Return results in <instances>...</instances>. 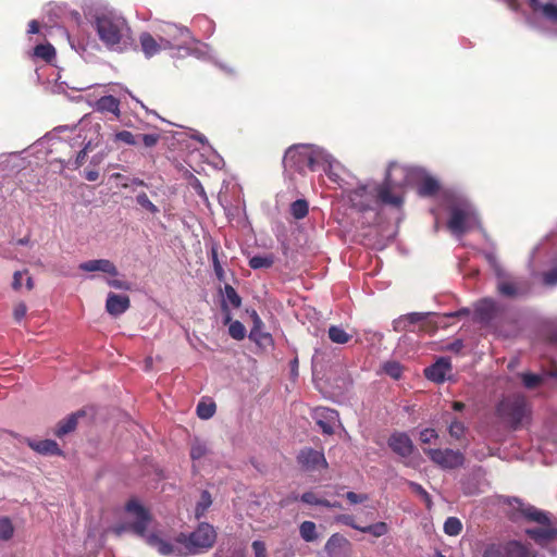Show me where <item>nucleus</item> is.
Wrapping results in <instances>:
<instances>
[{"label": "nucleus", "mask_w": 557, "mask_h": 557, "mask_svg": "<svg viewBox=\"0 0 557 557\" xmlns=\"http://www.w3.org/2000/svg\"><path fill=\"white\" fill-rule=\"evenodd\" d=\"M228 333L234 339L240 341L246 336V329L242 322L233 321L228 326Z\"/></svg>", "instance_id": "obj_45"}, {"label": "nucleus", "mask_w": 557, "mask_h": 557, "mask_svg": "<svg viewBox=\"0 0 557 557\" xmlns=\"http://www.w3.org/2000/svg\"><path fill=\"white\" fill-rule=\"evenodd\" d=\"M549 238L546 237L543 242H541L536 247H534L532 253H531V257H530V265L533 264L535 258H536V255H539L543 249H545V246H546V242L548 240Z\"/></svg>", "instance_id": "obj_61"}, {"label": "nucleus", "mask_w": 557, "mask_h": 557, "mask_svg": "<svg viewBox=\"0 0 557 557\" xmlns=\"http://www.w3.org/2000/svg\"><path fill=\"white\" fill-rule=\"evenodd\" d=\"M345 496L351 505L361 504V503L368 500L367 494H357L355 492H347Z\"/></svg>", "instance_id": "obj_56"}, {"label": "nucleus", "mask_w": 557, "mask_h": 557, "mask_svg": "<svg viewBox=\"0 0 557 557\" xmlns=\"http://www.w3.org/2000/svg\"><path fill=\"white\" fill-rule=\"evenodd\" d=\"M26 312H27L26 305L23 302L17 304L13 311L14 319L17 322H20L25 317Z\"/></svg>", "instance_id": "obj_60"}, {"label": "nucleus", "mask_w": 557, "mask_h": 557, "mask_svg": "<svg viewBox=\"0 0 557 557\" xmlns=\"http://www.w3.org/2000/svg\"><path fill=\"white\" fill-rule=\"evenodd\" d=\"M421 173L419 168H410L392 162L388 165L385 180L380 184L382 190H386L388 195L397 191L404 198V187L416 182V175Z\"/></svg>", "instance_id": "obj_9"}, {"label": "nucleus", "mask_w": 557, "mask_h": 557, "mask_svg": "<svg viewBox=\"0 0 557 557\" xmlns=\"http://www.w3.org/2000/svg\"><path fill=\"white\" fill-rule=\"evenodd\" d=\"M300 499L308 505L330 506V500L318 497L313 492L304 493Z\"/></svg>", "instance_id": "obj_43"}, {"label": "nucleus", "mask_w": 557, "mask_h": 557, "mask_svg": "<svg viewBox=\"0 0 557 557\" xmlns=\"http://www.w3.org/2000/svg\"><path fill=\"white\" fill-rule=\"evenodd\" d=\"M141 141L146 147H153L159 141V135L158 134H145L140 135Z\"/></svg>", "instance_id": "obj_58"}, {"label": "nucleus", "mask_w": 557, "mask_h": 557, "mask_svg": "<svg viewBox=\"0 0 557 557\" xmlns=\"http://www.w3.org/2000/svg\"><path fill=\"white\" fill-rule=\"evenodd\" d=\"M435 438H437V433L434 429H424L420 432V441L424 444H429Z\"/></svg>", "instance_id": "obj_55"}, {"label": "nucleus", "mask_w": 557, "mask_h": 557, "mask_svg": "<svg viewBox=\"0 0 557 557\" xmlns=\"http://www.w3.org/2000/svg\"><path fill=\"white\" fill-rule=\"evenodd\" d=\"M347 198L351 207L360 212L376 211L381 203L395 208L403 205V197L399 193L395 191L388 195L386 190H382L380 184L372 181L349 190Z\"/></svg>", "instance_id": "obj_7"}, {"label": "nucleus", "mask_w": 557, "mask_h": 557, "mask_svg": "<svg viewBox=\"0 0 557 557\" xmlns=\"http://www.w3.org/2000/svg\"><path fill=\"white\" fill-rule=\"evenodd\" d=\"M129 297L126 295H119L109 293L106 301L107 311L114 317L124 313L129 308Z\"/></svg>", "instance_id": "obj_21"}, {"label": "nucleus", "mask_w": 557, "mask_h": 557, "mask_svg": "<svg viewBox=\"0 0 557 557\" xmlns=\"http://www.w3.org/2000/svg\"><path fill=\"white\" fill-rule=\"evenodd\" d=\"M255 557H268L265 544L262 541H253L251 544Z\"/></svg>", "instance_id": "obj_57"}, {"label": "nucleus", "mask_w": 557, "mask_h": 557, "mask_svg": "<svg viewBox=\"0 0 557 557\" xmlns=\"http://www.w3.org/2000/svg\"><path fill=\"white\" fill-rule=\"evenodd\" d=\"M462 530V523L461 521L456 517H449L446 519L444 523V532L447 535L456 536L458 535Z\"/></svg>", "instance_id": "obj_37"}, {"label": "nucleus", "mask_w": 557, "mask_h": 557, "mask_svg": "<svg viewBox=\"0 0 557 557\" xmlns=\"http://www.w3.org/2000/svg\"><path fill=\"white\" fill-rule=\"evenodd\" d=\"M430 459L444 469H454L465 461L463 455L454 449H428L424 450Z\"/></svg>", "instance_id": "obj_14"}, {"label": "nucleus", "mask_w": 557, "mask_h": 557, "mask_svg": "<svg viewBox=\"0 0 557 557\" xmlns=\"http://www.w3.org/2000/svg\"><path fill=\"white\" fill-rule=\"evenodd\" d=\"M445 208L449 212L447 227L456 237L480 227L476 210L465 195L446 193Z\"/></svg>", "instance_id": "obj_5"}, {"label": "nucleus", "mask_w": 557, "mask_h": 557, "mask_svg": "<svg viewBox=\"0 0 557 557\" xmlns=\"http://www.w3.org/2000/svg\"><path fill=\"white\" fill-rule=\"evenodd\" d=\"M424 374L429 380L435 383H443L449 379L451 374V364L449 359L443 357L440 358L434 364L424 370Z\"/></svg>", "instance_id": "obj_17"}, {"label": "nucleus", "mask_w": 557, "mask_h": 557, "mask_svg": "<svg viewBox=\"0 0 557 557\" xmlns=\"http://www.w3.org/2000/svg\"><path fill=\"white\" fill-rule=\"evenodd\" d=\"M25 275H27V271H16L14 273L12 283L14 289H20L22 287Z\"/></svg>", "instance_id": "obj_59"}, {"label": "nucleus", "mask_w": 557, "mask_h": 557, "mask_svg": "<svg viewBox=\"0 0 557 557\" xmlns=\"http://www.w3.org/2000/svg\"><path fill=\"white\" fill-rule=\"evenodd\" d=\"M298 461L309 471L326 469L329 466L324 454L312 448H305L300 450Z\"/></svg>", "instance_id": "obj_16"}, {"label": "nucleus", "mask_w": 557, "mask_h": 557, "mask_svg": "<svg viewBox=\"0 0 557 557\" xmlns=\"http://www.w3.org/2000/svg\"><path fill=\"white\" fill-rule=\"evenodd\" d=\"M126 521L112 528V532L121 535L132 532L141 539L161 556L186 557L200 554L213 546L216 540L214 528L208 523H200L189 535L180 533L170 539L163 531L151 527L152 520L149 512L136 500L126 505Z\"/></svg>", "instance_id": "obj_1"}, {"label": "nucleus", "mask_w": 557, "mask_h": 557, "mask_svg": "<svg viewBox=\"0 0 557 557\" xmlns=\"http://www.w3.org/2000/svg\"><path fill=\"white\" fill-rule=\"evenodd\" d=\"M388 446L401 457H408L413 449L410 437L405 433H394L388 440Z\"/></svg>", "instance_id": "obj_20"}, {"label": "nucleus", "mask_w": 557, "mask_h": 557, "mask_svg": "<svg viewBox=\"0 0 557 557\" xmlns=\"http://www.w3.org/2000/svg\"><path fill=\"white\" fill-rule=\"evenodd\" d=\"M388 531L389 528L387 523L380 521L370 525L362 527L360 532L369 533L375 537H381L386 535Z\"/></svg>", "instance_id": "obj_35"}, {"label": "nucleus", "mask_w": 557, "mask_h": 557, "mask_svg": "<svg viewBox=\"0 0 557 557\" xmlns=\"http://www.w3.org/2000/svg\"><path fill=\"white\" fill-rule=\"evenodd\" d=\"M496 311V302L492 299H483L475 306L476 317L484 322L490 321Z\"/></svg>", "instance_id": "obj_25"}, {"label": "nucleus", "mask_w": 557, "mask_h": 557, "mask_svg": "<svg viewBox=\"0 0 557 557\" xmlns=\"http://www.w3.org/2000/svg\"><path fill=\"white\" fill-rule=\"evenodd\" d=\"M136 202L144 208L145 210L149 211L152 214H157L159 212L158 207L150 201L146 193H140L136 196Z\"/></svg>", "instance_id": "obj_44"}, {"label": "nucleus", "mask_w": 557, "mask_h": 557, "mask_svg": "<svg viewBox=\"0 0 557 557\" xmlns=\"http://www.w3.org/2000/svg\"><path fill=\"white\" fill-rule=\"evenodd\" d=\"M274 263V257L272 255L253 256L249 259V267L251 269H268Z\"/></svg>", "instance_id": "obj_34"}, {"label": "nucleus", "mask_w": 557, "mask_h": 557, "mask_svg": "<svg viewBox=\"0 0 557 557\" xmlns=\"http://www.w3.org/2000/svg\"><path fill=\"white\" fill-rule=\"evenodd\" d=\"M139 44L146 58H152L160 53L162 50H168V48H165L163 45L162 39H159L157 34L153 36L147 32L141 33L139 35Z\"/></svg>", "instance_id": "obj_18"}, {"label": "nucleus", "mask_w": 557, "mask_h": 557, "mask_svg": "<svg viewBox=\"0 0 557 557\" xmlns=\"http://www.w3.org/2000/svg\"><path fill=\"white\" fill-rule=\"evenodd\" d=\"M431 313L429 312H411V313H408L404 317H401L399 320H397L395 322V329L396 330H399V329H403L406 326V323H410V324H414V323H418L424 319H426V317H429Z\"/></svg>", "instance_id": "obj_33"}, {"label": "nucleus", "mask_w": 557, "mask_h": 557, "mask_svg": "<svg viewBox=\"0 0 557 557\" xmlns=\"http://www.w3.org/2000/svg\"><path fill=\"white\" fill-rule=\"evenodd\" d=\"M418 180H420L418 191L421 196H432L440 188L438 182L434 177L426 175L423 170H421L420 174L416 175V181Z\"/></svg>", "instance_id": "obj_24"}, {"label": "nucleus", "mask_w": 557, "mask_h": 557, "mask_svg": "<svg viewBox=\"0 0 557 557\" xmlns=\"http://www.w3.org/2000/svg\"><path fill=\"white\" fill-rule=\"evenodd\" d=\"M486 259L495 269L497 275V290L500 295L509 298H516L529 293L530 284L525 278L504 273L498 267L493 253H486Z\"/></svg>", "instance_id": "obj_10"}, {"label": "nucleus", "mask_w": 557, "mask_h": 557, "mask_svg": "<svg viewBox=\"0 0 557 557\" xmlns=\"http://www.w3.org/2000/svg\"><path fill=\"white\" fill-rule=\"evenodd\" d=\"M99 177V173L96 170L85 171V178L89 182H95Z\"/></svg>", "instance_id": "obj_62"}, {"label": "nucleus", "mask_w": 557, "mask_h": 557, "mask_svg": "<svg viewBox=\"0 0 557 557\" xmlns=\"http://www.w3.org/2000/svg\"><path fill=\"white\" fill-rule=\"evenodd\" d=\"M210 453V448L206 442L195 438L190 445V457L193 461L200 462Z\"/></svg>", "instance_id": "obj_29"}, {"label": "nucleus", "mask_w": 557, "mask_h": 557, "mask_svg": "<svg viewBox=\"0 0 557 557\" xmlns=\"http://www.w3.org/2000/svg\"><path fill=\"white\" fill-rule=\"evenodd\" d=\"M509 506L510 518L513 521L524 519L539 524L537 527L525 529V534L536 544L546 546L557 537V529L552 524L547 512L530 504H524L518 498L510 500Z\"/></svg>", "instance_id": "obj_4"}, {"label": "nucleus", "mask_w": 557, "mask_h": 557, "mask_svg": "<svg viewBox=\"0 0 557 557\" xmlns=\"http://www.w3.org/2000/svg\"><path fill=\"white\" fill-rule=\"evenodd\" d=\"M83 414V411H78L76 413L70 414L69 417L60 421L54 432L55 435L62 437L67 433L72 432L73 430H75L78 418L82 417Z\"/></svg>", "instance_id": "obj_26"}, {"label": "nucleus", "mask_w": 557, "mask_h": 557, "mask_svg": "<svg viewBox=\"0 0 557 557\" xmlns=\"http://www.w3.org/2000/svg\"><path fill=\"white\" fill-rule=\"evenodd\" d=\"M497 410L500 417L509 422L513 429L520 428L530 414L528 403L525 398L520 395L503 399Z\"/></svg>", "instance_id": "obj_12"}, {"label": "nucleus", "mask_w": 557, "mask_h": 557, "mask_svg": "<svg viewBox=\"0 0 557 557\" xmlns=\"http://www.w3.org/2000/svg\"><path fill=\"white\" fill-rule=\"evenodd\" d=\"M409 486L412 490V492L418 494L425 502L426 506L430 508L432 502H431V497H430L429 493L420 484H418L416 482H409Z\"/></svg>", "instance_id": "obj_50"}, {"label": "nucleus", "mask_w": 557, "mask_h": 557, "mask_svg": "<svg viewBox=\"0 0 557 557\" xmlns=\"http://www.w3.org/2000/svg\"><path fill=\"white\" fill-rule=\"evenodd\" d=\"M78 269L84 272H101L108 276L104 278L106 283L115 289L128 290L131 284L124 278L120 277V272L116 265L109 259H92L79 263Z\"/></svg>", "instance_id": "obj_11"}, {"label": "nucleus", "mask_w": 557, "mask_h": 557, "mask_svg": "<svg viewBox=\"0 0 557 557\" xmlns=\"http://www.w3.org/2000/svg\"><path fill=\"white\" fill-rule=\"evenodd\" d=\"M115 140L122 141V143L131 145V146H135L138 143L136 137L133 135V133H131L128 131H121V132L116 133Z\"/></svg>", "instance_id": "obj_51"}, {"label": "nucleus", "mask_w": 557, "mask_h": 557, "mask_svg": "<svg viewBox=\"0 0 557 557\" xmlns=\"http://www.w3.org/2000/svg\"><path fill=\"white\" fill-rule=\"evenodd\" d=\"M483 557H545L533 550L530 545L517 540L502 544H492L484 550Z\"/></svg>", "instance_id": "obj_13"}, {"label": "nucleus", "mask_w": 557, "mask_h": 557, "mask_svg": "<svg viewBox=\"0 0 557 557\" xmlns=\"http://www.w3.org/2000/svg\"><path fill=\"white\" fill-rule=\"evenodd\" d=\"M156 29L158 38L162 39L168 50H186L197 58H205L208 54L209 47L197 41L191 32L183 25L163 22Z\"/></svg>", "instance_id": "obj_8"}, {"label": "nucleus", "mask_w": 557, "mask_h": 557, "mask_svg": "<svg viewBox=\"0 0 557 557\" xmlns=\"http://www.w3.org/2000/svg\"><path fill=\"white\" fill-rule=\"evenodd\" d=\"M214 557H245V554L240 548H221L215 553Z\"/></svg>", "instance_id": "obj_53"}, {"label": "nucleus", "mask_w": 557, "mask_h": 557, "mask_svg": "<svg viewBox=\"0 0 557 557\" xmlns=\"http://www.w3.org/2000/svg\"><path fill=\"white\" fill-rule=\"evenodd\" d=\"M543 283L547 286L557 285V264L549 271L543 273Z\"/></svg>", "instance_id": "obj_52"}, {"label": "nucleus", "mask_w": 557, "mask_h": 557, "mask_svg": "<svg viewBox=\"0 0 557 557\" xmlns=\"http://www.w3.org/2000/svg\"><path fill=\"white\" fill-rule=\"evenodd\" d=\"M99 124H90L82 120L78 125L69 128L67 126H59L54 128L55 133H63L70 131L71 136H67L70 146L73 148H81L74 160L64 161V166L77 170L85 164L88 152L92 151L100 143L99 140Z\"/></svg>", "instance_id": "obj_6"}, {"label": "nucleus", "mask_w": 557, "mask_h": 557, "mask_svg": "<svg viewBox=\"0 0 557 557\" xmlns=\"http://www.w3.org/2000/svg\"><path fill=\"white\" fill-rule=\"evenodd\" d=\"M94 108L101 113H112L115 117H119L121 113L120 101L111 95L99 98Z\"/></svg>", "instance_id": "obj_23"}, {"label": "nucleus", "mask_w": 557, "mask_h": 557, "mask_svg": "<svg viewBox=\"0 0 557 557\" xmlns=\"http://www.w3.org/2000/svg\"><path fill=\"white\" fill-rule=\"evenodd\" d=\"M283 164L285 170H294L299 173L304 172L306 168L311 171L322 169L330 181L343 189L349 184L350 173L347 169L329 151L319 146L298 144L289 147L284 154Z\"/></svg>", "instance_id": "obj_2"}, {"label": "nucleus", "mask_w": 557, "mask_h": 557, "mask_svg": "<svg viewBox=\"0 0 557 557\" xmlns=\"http://www.w3.org/2000/svg\"><path fill=\"white\" fill-rule=\"evenodd\" d=\"M211 261H212V265H213L214 273H215L216 277L220 281H223L224 280V270L219 261L216 245H213L211 247Z\"/></svg>", "instance_id": "obj_46"}, {"label": "nucleus", "mask_w": 557, "mask_h": 557, "mask_svg": "<svg viewBox=\"0 0 557 557\" xmlns=\"http://www.w3.org/2000/svg\"><path fill=\"white\" fill-rule=\"evenodd\" d=\"M299 534L300 537L307 543L315 542L319 539L317 525L312 521L301 522L299 525Z\"/></svg>", "instance_id": "obj_30"}, {"label": "nucleus", "mask_w": 557, "mask_h": 557, "mask_svg": "<svg viewBox=\"0 0 557 557\" xmlns=\"http://www.w3.org/2000/svg\"><path fill=\"white\" fill-rule=\"evenodd\" d=\"M212 504V499H211V496L208 492H202L201 494V497H200V500L198 502L197 506H196V517L197 518H200L205 515V512L207 511V509L211 506Z\"/></svg>", "instance_id": "obj_41"}, {"label": "nucleus", "mask_w": 557, "mask_h": 557, "mask_svg": "<svg viewBox=\"0 0 557 557\" xmlns=\"http://www.w3.org/2000/svg\"><path fill=\"white\" fill-rule=\"evenodd\" d=\"M81 542L72 539L60 542L55 545L53 550L54 557H82Z\"/></svg>", "instance_id": "obj_22"}, {"label": "nucleus", "mask_w": 557, "mask_h": 557, "mask_svg": "<svg viewBox=\"0 0 557 557\" xmlns=\"http://www.w3.org/2000/svg\"><path fill=\"white\" fill-rule=\"evenodd\" d=\"M225 294H226V297L228 299V301L234 306V307H239L240 304H242V300H240V297L238 296V294L236 293V290L230 286V285H226L225 286Z\"/></svg>", "instance_id": "obj_54"}, {"label": "nucleus", "mask_w": 557, "mask_h": 557, "mask_svg": "<svg viewBox=\"0 0 557 557\" xmlns=\"http://www.w3.org/2000/svg\"><path fill=\"white\" fill-rule=\"evenodd\" d=\"M522 380L527 388H534L541 384L543 376L539 374L524 373L522 374Z\"/></svg>", "instance_id": "obj_48"}, {"label": "nucleus", "mask_w": 557, "mask_h": 557, "mask_svg": "<svg viewBox=\"0 0 557 557\" xmlns=\"http://www.w3.org/2000/svg\"><path fill=\"white\" fill-rule=\"evenodd\" d=\"M104 157H106L104 152H99V153L92 156L90 163L94 165H98L103 160Z\"/></svg>", "instance_id": "obj_64"}, {"label": "nucleus", "mask_w": 557, "mask_h": 557, "mask_svg": "<svg viewBox=\"0 0 557 557\" xmlns=\"http://www.w3.org/2000/svg\"><path fill=\"white\" fill-rule=\"evenodd\" d=\"M314 418L323 433L332 434L334 432V424L338 420V413L333 409L318 408L314 411Z\"/></svg>", "instance_id": "obj_19"}, {"label": "nucleus", "mask_w": 557, "mask_h": 557, "mask_svg": "<svg viewBox=\"0 0 557 557\" xmlns=\"http://www.w3.org/2000/svg\"><path fill=\"white\" fill-rule=\"evenodd\" d=\"M329 557H348L351 550L350 542L342 534H332L324 545Z\"/></svg>", "instance_id": "obj_15"}, {"label": "nucleus", "mask_w": 557, "mask_h": 557, "mask_svg": "<svg viewBox=\"0 0 557 557\" xmlns=\"http://www.w3.org/2000/svg\"><path fill=\"white\" fill-rule=\"evenodd\" d=\"M253 321L255 326L250 331L249 337L250 339L255 341L258 345H264L271 341V335L269 333L261 332L259 324H261V320L259 315L253 312Z\"/></svg>", "instance_id": "obj_31"}, {"label": "nucleus", "mask_w": 557, "mask_h": 557, "mask_svg": "<svg viewBox=\"0 0 557 557\" xmlns=\"http://www.w3.org/2000/svg\"><path fill=\"white\" fill-rule=\"evenodd\" d=\"M329 338L335 344H346L351 339V335L348 334L343 327L332 325L329 329Z\"/></svg>", "instance_id": "obj_32"}, {"label": "nucleus", "mask_w": 557, "mask_h": 557, "mask_svg": "<svg viewBox=\"0 0 557 557\" xmlns=\"http://www.w3.org/2000/svg\"><path fill=\"white\" fill-rule=\"evenodd\" d=\"M13 524L9 518H0V540L7 541L13 535Z\"/></svg>", "instance_id": "obj_42"}, {"label": "nucleus", "mask_w": 557, "mask_h": 557, "mask_svg": "<svg viewBox=\"0 0 557 557\" xmlns=\"http://www.w3.org/2000/svg\"><path fill=\"white\" fill-rule=\"evenodd\" d=\"M335 521L342 523L344 525L350 527L355 530L361 531V525L355 522V519L351 515L343 513L335 517Z\"/></svg>", "instance_id": "obj_49"}, {"label": "nucleus", "mask_w": 557, "mask_h": 557, "mask_svg": "<svg viewBox=\"0 0 557 557\" xmlns=\"http://www.w3.org/2000/svg\"><path fill=\"white\" fill-rule=\"evenodd\" d=\"M383 371L391 377L397 380L403 374V367L397 361H387L383 364Z\"/></svg>", "instance_id": "obj_39"}, {"label": "nucleus", "mask_w": 557, "mask_h": 557, "mask_svg": "<svg viewBox=\"0 0 557 557\" xmlns=\"http://www.w3.org/2000/svg\"><path fill=\"white\" fill-rule=\"evenodd\" d=\"M290 212L295 219H302L308 213V203L306 200L299 199L292 203Z\"/></svg>", "instance_id": "obj_38"}, {"label": "nucleus", "mask_w": 557, "mask_h": 557, "mask_svg": "<svg viewBox=\"0 0 557 557\" xmlns=\"http://www.w3.org/2000/svg\"><path fill=\"white\" fill-rule=\"evenodd\" d=\"M190 137L196 139L197 141H199L202 145H208V140H207L206 136L198 133L197 131H193V133L190 134Z\"/></svg>", "instance_id": "obj_63"}, {"label": "nucleus", "mask_w": 557, "mask_h": 557, "mask_svg": "<svg viewBox=\"0 0 557 557\" xmlns=\"http://www.w3.org/2000/svg\"><path fill=\"white\" fill-rule=\"evenodd\" d=\"M92 25L99 40L108 50L124 52L134 46L133 33L127 21L115 11L97 12Z\"/></svg>", "instance_id": "obj_3"}, {"label": "nucleus", "mask_w": 557, "mask_h": 557, "mask_svg": "<svg viewBox=\"0 0 557 557\" xmlns=\"http://www.w3.org/2000/svg\"><path fill=\"white\" fill-rule=\"evenodd\" d=\"M55 55L54 48L50 45H38L34 48V57L50 62Z\"/></svg>", "instance_id": "obj_36"}, {"label": "nucleus", "mask_w": 557, "mask_h": 557, "mask_svg": "<svg viewBox=\"0 0 557 557\" xmlns=\"http://www.w3.org/2000/svg\"><path fill=\"white\" fill-rule=\"evenodd\" d=\"M30 447L42 455H60L61 449L55 441L52 440H42L37 442H32Z\"/></svg>", "instance_id": "obj_27"}, {"label": "nucleus", "mask_w": 557, "mask_h": 557, "mask_svg": "<svg viewBox=\"0 0 557 557\" xmlns=\"http://www.w3.org/2000/svg\"><path fill=\"white\" fill-rule=\"evenodd\" d=\"M533 11H541L542 14L550 21H557V5L554 3L542 4L540 0H529Z\"/></svg>", "instance_id": "obj_28"}, {"label": "nucleus", "mask_w": 557, "mask_h": 557, "mask_svg": "<svg viewBox=\"0 0 557 557\" xmlns=\"http://www.w3.org/2000/svg\"><path fill=\"white\" fill-rule=\"evenodd\" d=\"M215 413V404L210 403H199L197 406V414L201 419H210Z\"/></svg>", "instance_id": "obj_40"}, {"label": "nucleus", "mask_w": 557, "mask_h": 557, "mask_svg": "<svg viewBox=\"0 0 557 557\" xmlns=\"http://www.w3.org/2000/svg\"><path fill=\"white\" fill-rule=\"evenodd\" d=\"M465 430H466V428H465L463 423L460 421H457V420L451 421L449 424V428H448V432H449L450 436L456 440H459L462 437Z\"/></svg>", "instance_id": "obj_47"}]
</instances>
